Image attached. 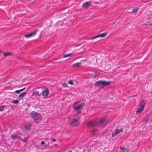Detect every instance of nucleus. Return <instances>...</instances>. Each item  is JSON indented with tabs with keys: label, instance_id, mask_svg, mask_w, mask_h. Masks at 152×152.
I'll return each mask as SVG.
<instances>
[{
	"label": "nucleus",
	"instance_id": "26",
	"mask_svg": "<svg viewBox=\"0 0 152 152\" xmlns=\"http://www.w3.org/2000/svg\"><path fill=\"white\" fill-rule=\"evenodd\" d=\"M62 85L64 87H68L66 83H62Z\"/></svg>",
	"mask_w": 152,
	"mask_h": 152
},
{
	"label": "nucleus",
	"instance_id": "20",
	"mask_svg": "<svg viewBox=\"0 0 152 152\" xmlns=\"http://www.w3.org/2000/svg\"><path fill=\"white\" fill-rule=\"evenodd\" d=\"M121 148L122 150V152H128V150L124 148L121 147Z\"/></svg>",
	"mask_w": 152,
	"mask_h": 152
},
{
	"label": "nucleus",
	"instance_id": "27",
	"mask_svg": "<svg viewBox=\"0 0 152 152\" xmlns=\"http://www.w3.org/2000/svg\"><path fill=\"white\" fill-rule=\"evenodd\" d=\"M20 140H21V141H22L24 142H26L27 141V139H23L21 138V139H20Z\"/></svg>",
	"mask_w": 152,
	"mask_h": 152
},
{
	"label": "nucleus",
	"instance_id": "31",
	"mask_svg": "<svg viewBox=\"0 0 152 152\" xmlns=\"http://www.w3.org/2000/svg\"><path fill=\"white\" fill-rule=\"evenodd\" d=\"M25 128L28 130H29L30 129V127L29 126H27Z\"/></svg>",
	"mask_w": 152,
	"mask_h": 152
},
{
	"label": "nucleus",
	"instance_id": "29",
	"mask_svg": "<svg viewBox=\"0 0 152 152\" xmlns=\"http://www.w3.org/2000/svg\"><path fill=\"white\" fill-rule=\"evenodd\" d=\"M20 91H19V90H16V91H15V92L19 94L20 93Z\"/></svg>",
	"mask_w": 152,
	"mask_h": 152
},
{
	"label": "nucleus",
	"instance_id": "23",
	"mask_svg": "<svg viewBox=\"0 0 152 152\" xmlns=\"http://www.w3.org/2000/svg\"><path fill=\"white\" fill-rule=\"evenodd\" d=\"M138 10V8H137V9H133V10H132V12L133 13H137V12Z\"/></svg>",
	"mask_w": 152,
	"mask_h": 152
},
{
	"label": "nucleus",
	"instance_id": "17",
	"mask_svg": "<svg viewBox=\"0 0 152 152\" xmlns=\"http://www.w3.org/2000/svg\"><path fill=\"white\" fill-rule=\"evenodd\" d=\"M149 119V117L147 116L146 118L143 119V121L144 123H146L147 121H148Z\"/></svg>",
	"mask_w": 152,
	"mask_h": 152
},
{
	"label": "nucleus",
	"instance_id": "8",
	"mask_svg": "<svg viewBox=\"0 0 152 152\" xmlns=\"http://www.w3.org/2000/svg\"><path fill=\"white\" fill-rule=\"evenodd\" d=\"M107 34V33L105 32L101 34H99L98 35L96 36L91 37L89 38L90 39H94L98 37H105Z\"/></svg>",
	"mask_w": 152,
	"mask_h": 152
},
{
	"label": "nucleus",
	"instance_id": "19",
	"mask_svg": "<svg viewBox=\"0 0 152 152\" xmlns=\"http://www.w3.org/2000/svg\"><path fill=\"white\" fill-rule=\"evenodd\" d=\"M72 55H73L72 53H68V54H67L64 55L63 57L64 58H66V57H67L71 56H72Z\"/></svg>",
	"mask_w": 152,
	"mask_h": 152
},
{
	"label": "nucleus",
	"instance_id": "33",
	"mask_svg": "<svg viewBox=\"0 0 152 152\" xmlns=\"http://www.w3.org/2000/svg\"><path fill=\"white\" fill-rule=\"evenodd\" d=\"M97 131V130L93 129L92 131V133H94L96 131Z\"/></svg>",
	"mask_w": 152,
	"mask_h": 152
},
{
	"label": "nucleus",
	"instance_id": "9",
	"mask_svg": "<svg viewBox=\"0 0 152 152\" xmlns=\"http://www.w3.org/2000/svg\"><path fill=\"white\" fill-rule=\"evenodd\" d=\"M37 31L38 30H35L29 34H25V36L26 38H29L32 36H34L36 34Z\"/></svg>",
	"mask_w": 152,
	"mask_h": 152
},
{
	"label": "nucleus",
	"instance_id": "13",
	"mask_svg": "<svg viewBox=\"0 0 152 152\" xmlns=\"http://www.w3.org/2000/svg\"><path fill=\"white\" fill-rule=\"evenodd\" d=\"M27 94V93L26 92L22 93L19 94L18 96V97L19 99L20 100H22L23 99V98L24 97V96L25 95H26Z\"/></svg>",
	"mask_w": 152,
	"mask_h": 152
},
{
	"label": "nucleus",
	"instance_id": "21",
	"mask_svg": "<svg viewBox=\"0 0 152 152\" xmlns=\"http://www.w3.org/2000/svg\"><path fill=\"white\" fill-rule=\"evenodd\" d=\"M11 54L9 52H6V53H4V55L5 56H7L10 55Z\"/></svg>",
	"mask_w": 152,
	"mask_h": 152
},
{
	"label": "nucleus",
	"instance_id": "30",
	"mask_svg": "<svg viewBox=\"0 0 152 152\" xmlns=\"http://www.w3.org/2000/svg\"><path fill=\"white\" fill-rule=\"evenodd\" d=\"M25 89V87L24 88H22L21 89H20L19 90V91H20V92L23 91V90H24Z\"/></svg>",
	"mask_w": 152,
	"mask_h": 152
},
{
	"label": "nucleus",
	"instance_id": "2",
	"mask_svg": "<svg viewBox=\"0 0 152 152\" xmlns=\"http://www.w3.org/2000/svg\"><path fill=\"white\" fill-rule=\"evenodd\" d=\"M30 115L31 118L34 119V122L35 123H38L41 120V115L39 113L32 111Z\"/></svg>",
	"mask_w": 152,
	"mask_h": 152
},
{
	"label": "nucleus",
	"instance_id": "22",
	"mask_svg": "<svg viewBox=\"0 0 152 152\" xmlns=\"http://www.w3.org/2000/svg\"><path fill=\"white\" fill-rule=\"evenodd\" d=\"M5 107V105H3L1 107H0V111H3L4 110V108Z\"/></svg>",
	"mask_w": 152,
	"mask_h": 152
},
{
	"label": "nucleus",
	"instance_id": "37",
	"mask_svg": "<svg viewBox=\"0 0 152 152\" xmlns=\"http://www.w3.org/2000/svg\"><path fill=\"white\" fill-rule=\"evenodd\" d=\"M0 152H1V151H0Z\"/></svg>",
	"mask_w": 152,
	"mask_h": 152
},
{
	"label": "nucleus",
	"instance_id": "12",
	"mask_svg": "<svg viewBox=\"0 0 152 152\" xmlns=\"http://www.w3.org/2000/svg\"><path fill=\"white\" fill-rule=\"evenodd\" d=\"M11 137L13 140H14L15 139H18L20 140V139H21L20 137L16 134H15L13 135H11Z\"/></svg>",
	"mask_w": 152,
	"mask_h": 152
},
{
	"label": "nucleus",
	"instance_id": "11",
	"mask_svg": "<svg viewBox=\"0 0 152 152\" xmlns=\"http://www.w3.org/2000/svg\"><path fill=\"white\" fill-rule=\"evenodd\" d=\"M90 1H86L82 4V7L83 8H88L91 4Z\"/></svg>",
	"mask_w": 152,
	"mask_h": 152
},
{
	"label": "nucleus",
	"instance_id": "16",
	"mask_svg": "<svg viewBox=\"0 0 152 152\" xmlns=\"http://www.w3.org/2000/svg\"><path fill=\"white\" fill-rule=\"evenodd\" d=\"M122 131L123 129L122 128L120 130L117 129L115 130V132L116 133V134H118L120 132H122Z\"/></svg>",
	"mask_w": 152,
	"mask_h": 152
},
{
	"label": "nucleus",
	"instance_id": "24",
	"mask_svg": "<svg viewBox=\"0 0 152 152\" xmlns=\"http://www.w3.org/2000/svg\"><path fill=\"white\" fill-rule=\"evenodd\" d=\"M18 102L19 101L18 100L12 101V103L15 104H17L18 103Z\"/></svg>",
	"mask_w": 152,
	"mask_h": 152
},
{
	"label": "nucleus",
	"instance_id": "15",
	"mask_svg": "<svg viewBox=\"0 0 152 152\" xmlns=\"http://www.w3.org/2000/svg\"><path fill=\"white\" fill-rule=\"evenodd\" d=\"M81 64V62L80 63H76L74 64L73 65V66L74 67H78L80 66V64Z\"/></svg>",
	"mask_w": 152,
	"mask_h": 152
},
{
	"label": "nucleus",
	"instance_id": "34",
	"mask_svg": "<svg viewBox=\"0 0 152 152\" xmlns=\"http://www.w3.org/2000/svg\"><path fill=\"white\" fill-rule=\"evenodd\" d=\"M45 143V142L44 141H42L41 142V144L42 145H44Z\"/></svg>",
	"mask_w": 152,
	"mask_h": 152
},
{
	"label": "nucleus",
	"instance_id": "28",
	"mask_svg": "<svg viewBox=\"0 0 152 152\" xmlns=\"http://www.w3.org/2000/svg\"><path fill=\"white\" fill-rule=\"evenodd\" d=\"M116 134H116V133H115H115H113L112 134V137H115L116 135Z\"/></svg>",
	"mask_w": 152,
	"mask_h": 152
},
{
	"label": "nucleus",
	"instance_id": "4",
	"mask_svg": "<svg viewBox=\"0 0 152 152\" xmlns=\"http://www.w3.org/2000/svg\"><path fill=\"white\" fill-rule=\"evenodd\" d=\"M145 104V101L144 99H142L140 102L138 106L137 110L136 111L137 114H139L142 112L144 109Z\"/></svg>",
	"mask_w": 152,
	"mask_h": 152
},
{
	"label": "nucleus",
	"instance_id": "10",
	"mask_svg": "<svg viewBox=\"0 0 152 152\" xmlns=\"http://www.w3.org/2000/svg\"><path fill=\"white\" fill-rule=\"evenodd\" d=\"M87 126H90L91 127H94L96 126L97 122L96 123L94 121H90L87 124Z\"/></svg>",
	"mask_w": 152,
	"mask_h": 152
},
{
	"label": "nucleus",
	"instance_id": "7",
	"mask_svg": "<svg viewBox=\"0 0 152 152\" xmlns=\"http://www.w3.org/2000/svg\"><path fill=\"white\" fill-rule=\"evenodd\" d=\"M70 124L73 126H76L79 124L78 120L75 119L73 118L71 121H69Z\"/></svg>",
	"mask_w": 152,
	"mask_h": 152
},
{
	"label": "nucleus",
	"instance_id": "3",
	"mask_svg": "<svg viewBox=\"0 0 152 152\" xmlns=\"http://www.w3.org/2000/svg\"><path fill=\"white\" fill-rule=\"evenodd\" d=\"M79 102H75L74 104L73 105V108L78 113H81L80 109L83 108L85 105V103L84 102L78 105H77V104L79 103Z\"/></svg>",
	"mask_w": 152,
	"mask_h": 152
},
{
	"label": "nucleus",
	"instance_id": "35",
	"mask_svg": "<svg viewBox=\"0 0 152 152\" xmlns=\"http://www.w3.org/2000/svg\"><path fill=\"white\" fill-rule=\"evenodd\" d=\"M52 140L53 142L55 141H56V140L55 139H52Z\"/></svg>",
	"mask_w": 152,
	"mask_h": 152
},
{
	"label": "nucleus",
	"instance_id": "5",
	"mask_svg": "<svg viewBox=\"0 0 152 152\" xmlns=\"http://www.w3.org/2000/svg\"><path fill=\"white\" fill-rule=\"evenodd\" d=\"M41 90L42 96L44 97H47L49 94V90L48 88H40Z\"/></svg>",
	"mask_w": 152,
	"mask_h": 152
},
{
	"label": "nucleus",
	"instance_id": "18",
	"mask_svg": "<svg viewBox=\"0 0 152 152\" xmlns=\"http://www.w3.org/2000/svg\"><path fill=\"white\" fill-rule=\"evenodd\" d=\"M144 25H145L146 26H150L151 25V24L149 22H146V23H145L143 24Z\"/></svg>",
	"mask_w": 152,
	"mask_h": 152
},
{
	"label": "nucleus",
	"instance_id": "14",
	"mask_svg": "<svg viewBox=\"0 0 152 152\" xmlns=\"http://www.w3.org/2000/svg\"><path fill=\"white\" fill-rule=\"evenodd\" d=\"M42 95V93H40L39 91H36L35 92H34L33 93L32 95L33 96H40Z\"/></svg>",
	"mask_w": 152,
	"mask_h": 152
},
{
	"label": "nucleus",
	"instance_id": "36",
	"mask_svg": "<svg viewBox=\"0 0 152 152\" xmlns=\"http://www.w3.org/2000/svg\"><path fill=\"white\" fill-rule=\"evenodd\" d=\"M29 105H29V104L28 105V106H29Z\"/></svg>",
	"mask_w": 152,
	"mask_h": 152
},
{
	"label": "nucleus",
	"instance_id": "32",
	"mask_svg": "<svg viewBox=\"0 0 152 152\" xmlns=\"http://www.w3.org/2000/svg\"><path fill=\"white\" fill-rule=\"evenodd\" d=\"M65 151L66 152H72L71 150H66Z\"/></svg>",
	"mask_w": 152,
	"mask_h": 152
},
{
	"label": "nucleus",
	"instance_id": "25",
	"mask_svg": "<svg viewBox=\"0 0 152 152\" xmlns=\"http://www.w3.org/2000/svg\"><path fill=\"white\" fill-rule=\"evenodd\" d=\"M68 83L71 85H73L74 83L72 80H69L68 82Z\"/></svg>",
	"mask_w": 152,
	"mask_h": 152
},
{
	"label": "nucleus",
	"instance_id": "1",
	"mask_svg": "<svg viewBox=\"0 0 152 152\" xmlns=\"http://www.w3.org/2000/svg\"><path fill=\"white\" fill-rule=\"evenodd\" d=\"M111 83V81H106L100 80L96 82L94 84V85L95 86L100 87L101 89H102L104 87L110 85Z\"/></svg>",
	"mask_w": 152,
	"mask_h": 152
},
{
	"label": "nucleus",
	"instance_id": "6",
	"mask_svg": "<svg viewBox=\"0 0 152 152\" xmlns=\"http://www.w3.org/2000/svg\"><path fill=\"white\" fill-rule=\"evenodd\" d=\"M106 119L105 118H102L97 122V125L98 126H101L102 125L104 124H106Z\"/></svg>",
	"mask_w": 152,
	"mask_h": 152
}]
</instances>
